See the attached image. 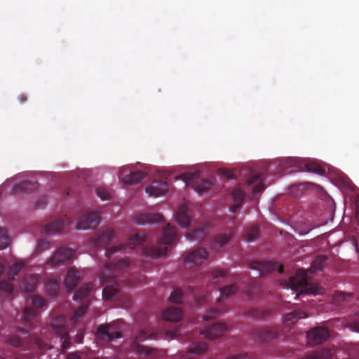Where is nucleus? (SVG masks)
<instances>
[{
	"instance_id": "nucleus-1",
	"label": "nucleus",
	"mask_w": 359,
	"mask_h": 359,
	"mask_svg": "<svg viewBox=\"0 0 359 359\" xmlns=\"http://www.w3.org/2000/svg\"><path fill=\"white\" fill-rule=\"evenodd\" d=\"M130 264L126 258L120 259L116 262L107 263L101 270L100 278L102 284H106L102 290V296L105 300L110 301L118 294L120 285L115 278L123 274Z\"/></svg>"
},
{
	"instance_id": "nucleus-2",
	"label": "nucleus",
	"mask_w": 359,
	"mask_h": 359,
	"mask_svg": "<svg viewBox=\"0 0 359 359\" xmlns=\"http://www.w3.org/2000/svg\"><path fill=\"white\" fill-rule=\"evenodd\" d=\"M177 238V233L175 228L172 227L170 224L163 230V236L158 239V247L148 246L142 249L144 255L151 257H160L165 255L167 253V247L165 245L172 243Z\"/></svg>"
},
{
	"instance_id": "nucleus-3",
	"label": "nucleus",
	"mask_w": 359,
	"mask_h": 359,
	"mask_svg": "<svg viewBox=\"0 0 359 359\" xmlns=\"http://www.w3.org/2000/svg\"><path fill=\"white\" fill-rule=\"evenodd\" d=\"M28 339L29 341L23 340L18 336L12 335L7 339L6 343L22 350L30 349L34 345H36L40 351H46L52 348L46 341L37 337L29 336Z\"/></svg>"
},
{
	"instance_id": "nucleus-4",
	"label": "nucleus",
	"mask_w": 359,
	"mask_h": 359,
	"mask_svg": "<svg viewBox=\"0 0 359 359\" xmlns=\"http://www.w3.org/2000/svg\"><path fill=\"white\" fill-rule=\"evenodd\" d=\"M50 325L53 330L60 337L62 353H65L70 344L69 336L66 330V318L63 316H56L52 319Z\"/></svg>"
},
{
	"instance_id": "nucleus-5",
	"label": "nucleus",
	"mask_w": 359,
	"mask_h": 359,
	"mask_svg": "<svg viewBox=\"0 0 359 359\" xmlns=\"http://www.w3.org/2000/svg\"><path fill=\"white\" fill-rule=\"evenodd\" d=\"M182 179L186 185L191 186L198 193L210 189L213 184L212 180L200 179L198 172L184 173L182 175Z\"/></svg>"
},
{
	"instance_id": "nucleus-6",
	"label": "nucleus",
	"mask_w": 359,
	"mask_h": 359,
	"mask_svg": "<svg viewBox=\"0 0 359 359\" xmlns=\"http://www.w3.org/2000/svg\"><path fill=\"white\" fill-rule=\"evenodd\" d=\"M100 222V216L97 212H90L82 215L76 224L77 230H88L97 228Z\"/></svg>"
},
{
	"instance_id": "nucleus-7",
	"label": "nucleus",
	"mask_w": 359,
	"mask_h": 359,
	"mask_svg": "<svg viewBox=\"0 0 359 359\" xmlns=\"http://www.w3.org/2000/svg\"><path fill=\"white\" fill-rule=\"evenodd\" d=\"M330 337V332L324 327H316L311 329L307 334L308 344L316 346L325 341Z\"/></svg>"
},
{
	"instance_id": "nucleus-8",
	"label": "nucleus",
	"mask_w": 359,
	"mask_h": 359,
	"mask_svg": "<svg viewBox=\"0 0 359 359\" xmlns=\"http://www.w3.org/2000/svg\"><path fill=\"white\" fill-rule=\"evenodd\" d=\"M156 334L155 332L150 333L147 330L140 331L137 334V335L135 337L134 342H133V348H134L135 351H137V353H139L140 354H143L144 355H149L151 353L152 349L147 346L140 345L139 343L141 341H144L146 339H156Z\"/></svg>"
},
{
	"instance_id": "nucleus-9",
	"label": "nucleus",
	"mask_w": 359,
	"mask_h": 359,
	"mask_svg": "<svg viewBox=\"0 0 359 359\" xmlns=\"http://www.w3.org/2000/svg\"><path fill=\"white\" fill-rule=\"evenodd\" d=\"M147 237L144 233H136L129 239L128 245H118L107 249L105 252L106 257H110L114 252L126 249L128 247L130 249H133L136 245L144 243Z\"/></svg>"
},
{
	"instance_id": "nucleus-10",
	"label": "nucleus",
	"mask_w": 359,
	"mask_h": 359,
	"mask_svg": "<svg viewBox=\"0 0 359 359\" xmlns=\"http://www.w3.org/2000/svg\"><path fill=\"white\" fill-rule=\"evenodd\" d=\"M250 268L252 269L257 270L259 275H266L271 273L276 269H278L280 273H283L284 269L283 266L273 262H263V261H253L250 263Z\"/></svg>"
},
{
	"instance_id": "nucleus-11",
	"label": "nucleus",
	"mask_w": 359,
	"mask_h": 359,
	"mask_svg": "<svg viewBox=\"0 0 359 359\" xmlns=\"http://www.w3.org/2000/svg\"><path fill=\"white\" fill-rule=\"evenodd\" d=\"M74 255V251L70 248L62 247L59 248L48 261L50 266H55L60 264L69 260Z\"/></svg>"
},
{
	"instance_id": "nucleus-12",
	"label": "nucleus",
	"mask_w": 359,
	"mask_h": 359,
	"mask_svg": "<svg viewBox=\"0 0 359 359\" xmlns=\"http://www.w3.org/2000/svg\"><path fill=\"white\" fill-rule=\"evenodd\" d=\"M306 274L304 273L301 280H297L294 277H291L289 280V285L292 291L294 292H299L300 293H314V289L309 285L306 279Z\"/></svg>"
},
{
	"instance_id": "nucleus-13",
	"label": "nucleus",
	"mask_w": 359,
	"mask_h": 359,
	"mask_svg": "<svg viewBox=\"0 0 359 359\" xmlns=\"http://www.w3.org/2000/svg\"><path fill=\"white\" fill-rule=\"evenodd\" d=\"M227 332L228 327L224 323H217L205 327L201 334L208 339H214L222 337Z\"/></svg>"
},
{
	"instance_id": "nucleus-14",
	"label": "nucleus",
	"mask_w": 359,
	"mask_h": 359,
	"mask_svg": "<svg viewBox=\"0 0 359 359\" xmlns=\"http://www.w3.org/2000/svg\"><path fill=\"white\" fill-rule=\"evenodd\" d=\"M45 300L39 296H35L32 299V306H27L23 311V317L25 321H29L35 318L37 315V309L45 305Z\"/></svg>"
},
{
	"instance_id": "nucleus-15",
	"label": "nucleus",
	"mask_w": 359,
	"mask_h": 359,
	"mask_svg": "<svg viewBox=\"0 0 359 359\" xmlns=\"http://www.w3.org/2000/svg\"><path fill=\"white\" fill-rule=\"evenodd\" d=\"M278 331L273 327L259 328L252 332V338L259 342H267L278 337Z\"/></svg>"
},
{
	"instance_id": "nucleus-16",
	"label": "nucleus",
	"mask_w": 359,
	"mask_h": 359,
	"mask_svg": "<svg viewBox=\"0 0 359 359\" xmlns=\"http://www.w3.org/2000/svg\"><path fill=\"white\" fill-rule=\"evenodd\" d=\"M97 337L102 339L107 338V341H111L114 339L121 338V333L115 330V327L112 324L101 325L97 329Z\"/></svg>"
},
{
	"instance_id": "nucleus-17",
	"label": "nucleus",
	"mask_w": 359,
	"mask_h": 359,
	"mask_svg": "<svg viewBox=\"0 0 359 359\" xmlns=\"http://www.w3.org/2000/svg\"><path fill=\"white\" fill-rule=\"evenodd\" d=\"M168 189L169 186L166 181H153L146 187V192L150 196L158 197L165 194Z\"/></svg>"
},
{
	"instance_id": "nucleus-18",
	"label": "nucleus",
	"mask_w": 359,
	"mask_h": 359,
	"mask_svg": "<svg viewBox=\"0 0 359 359\" xmlns=\"http://www.w3.org/2000/svg\"><path fill=\"white\" fill-rule=\"evenodd\" d=\"M208 257V252L202 248H198L191 252L185 258L186 263L201 265Z\"/></svg>"
},
{
	"instance_id": "nucleus-19",
	"label": "nucleus",
	"mask_w": 359,
	"mask_h": 359,
	"mask_svg": "<svg viewBox=\"0 0 359 359\" xmlns=\"http://www.w3.org/2000/svg\"><path fill=\"white\" fill-rule=\"evenodd\" d=\"M164 220L163 216L159 213L140 214L134 218L137 224L144 225L146 224L161 223Z\"/></svg>"
},
{
	"instance_id": "nucleus-20",
	"label": "nucleus",
	"mask_w": 359,
	"mask_h": 359,
	"mask_svg": "<svg viewBox=\"0 0 359 359\" xmlns=\"http://www.w3.org/2000/svg\"><path fill=\"white\" fill-rule=\"evenodd\" d=\"M176 221L181 227L187 228L190 224V210L185 204L181 205L176 213Z\"/></svg>"
},
{
	"instance_id": "nucleus-21",
	"label": "nucleus",
	"mask_w": 359,
	"mask_h": 359,
	"mask_svg": "<svg viewBox=\"0 0 359 359\" xmlns=\"http://www.w3.org/2000/svg\"><path fill=\"white\" fill-rule=\"evenodd\" d=\"M69 223L68 218L59 219L47 224L45 226V231L48 233H57L62 232L65 226Z\"/></svg>"
},
{
	"instance_id": "nucleus-22",
	"label": "nucleus",
	"mask_w": 359,
	"mask_h": 359,
	"mask_svg": "<svg viewBox=\"0 0 359 359\" xmlns=\"http://www.w3.org/2000/svg\"><path fill=\"white\" fill-rule=\"evenodd\" d=\"M114 236V231L107 229L97 235L93 239V242L95 246H104L109 243V242L113 239Z\"/></svg>"
},
{
	"instance_id": "nucleus-23",
	"label": "nucleus",
	"mask_w": 359,
	"mask_h": 359,
	"mask_svg": "<svg viewBox=\"0 0 359 359\" xmlns=\"http://www.w3.org/2000/svg\"><path fill=\"white\" fill-rule=\"evenodd\" d=\"M247 184L248 185L253 186L252 189L253 194H259L262 193L265 188L262 175L260 174H255L251 176L247 180Z\"/></svg>"
},
{
	"instance_id": "nucleus-24",
	"label": "nucleus",
	"mask_w": 359,
	"mask_h": 359,
	"mask_svg": "<svg viewBox=\"0 0 359 359\" xmlns=\"http://www.w3.org/2000/svg\"><path fill=\"white\" fill-rule=\"evenodd\" d=\"M38 283L36 275L25 276L20 283V287L25 292H32L35 290Z\"/></svg>"
},
{
	"instance_id": "nucleus-25",
	"label": "nucleus",
	"mask_w": 359,
	"mask_h": 359,
	"mask_svg": "<svg viewBox=\"0 0 359 359\" xmlns=\"http://www.w3.org/2000/svg\"><path fill=\"white\" fill-rule=\"evenodd\" d=\"M163 318L165 320L178 322L182 318V311L178 307L170 306L163 311Z\"/></svg>"
},
{
	"instance_id": "nucleus-26",
	"label": "nucleus",
	"mask_w": 359,
	"mask_h": 359,
	"mask_svg": "<svg viewBox=\"0 0 359 359\" xmlns=\"http://www.w3.org/2000/svg\"><path fill=\"white\" fill-rule=\"evenodd\" d=\"M80 278L79 271L74 269H70L65 280V285L67 289L69 291L72 290L76 286Z\"/></svg>"
},
{
	"instance_id": "nucleus-27",
	"label": "nucleus",
	"mask_w": 359,
	"mask_h": 359,
	"mask_svg": "<svg viewBox=\"0 0 359 359\" xmlns=\"http://www.w3.org/2000/svg\"><path fill=\"white\" fill-rule=\"evenodd\" d=\"M146 173L143 171L131 172L129 175L122 178L124 184L128 185H135L139 184L144 177Z\"/></svg>"
},
{
	"instance_id": "nucleus-28",
	"label": "nucleus",
	"mask_w": 359,
	"mask_h": 359,
	"mask_svg": "<svg viewBox=\"0 0 359 359\" xmlns=\"http://www.w3.org/2000/svg\"><path fill=\"white\" fill-rule=\"evenodd\" d=\"M231 238V233H220L215 237L213 241L211 243V248L217 249L224 246Z\"/></svg>"
},
{
	"instance_id": "nucleus-29",
	"label": "nucleus",
	"mask_w": 359,
	"mask_h": 359,
	"mask_svg": "<svg viewBox=\"0 0 359 359\" xmlns=\"http://www.w3.org/2000/svg\"><path fill=\"white\" fill-rule=\"evenodd\" d=\"M304 167L306 171L313 172L318 175H323L325 173V168L323 167L318 162L309 160L304 163Z\"/></svg>"
},
{
	"instance_id": "nucleus-30",
	"label": "nucleus",
	"mask_w": 359,
	"mask_h": 359,
	"mask_svg": "<svg viewBox=\"0 0 359 359\" xmlns=\"http://www.w3.org/2000/svg\"><path fill=\"white\" fill-rule=\"evenodd\" d=\"M231 196L233 199V204L230 207L232 212H235L243 203L245 194L240 189H236L231 191Z\"/></svg>"
},
{
	"instance_id": "nucleus-31",
	"label": "nucleus",
	"mask_w": 359,
	"mask_h": 359,
	"mask_svg": "<svg viewBox=\"0 0 359 359\" xmlns=\"http://www.w3.org/2000/svg\"><path fill=\"white\" fill-rule=\"evenodd\" d=\"M308 315L301 309L294 310L288 313L285 316V321L287 323L292 324L297 323L299 319L307 317Z\"/></svg>"
},
{
	"instance_id": "nucleus-32",
	"label": "nucleus",
	"mask_w": 359,
	"mask_h": 359,
	"mask_svg": "<svg viewBox=\"0 0 359 359\" xmlns=\"http://www.w3.org/2000/svg\"><path fill=\"white\" fill-rule=\"evenodd\" d=\"M207 228H208V225L203 226L202 227L198 228V229L188 233L186 235V237L189 240L201 241L205 238V236L206 235Z\"/></svg>"
},
{
	"instance_id": "nucleus-33",
	"label": "nucleus",
	"mask_w": 359,
	"mask_h": 359,
	"mask_svg": "<svg viewBox=\"0 0 359 359\" xmlns=\"http://www.w3.org/2000/svg\"><path fill=\"white\" fill-rule=\"evenodd\" d=\"M332 353L330 350L323 349L309 353L302 359H331Z\"/></svg>"
},
{
	"instance_id": "nucleus-34",
	"label": "nucleus",
	"mask_w": 359,
	"mask_h": 359,
	"mask_svg": "<svg viewBox=\"0 0 359 359\" xmlns=\"http://www.w3.org/2000/svg\"><path fill=\"white\" fill-rule=\"evenodd\" d=\"M93 290V285L90 283L83 285L77 290L74 295V299L76 301L81 300L88 297Z\"/></svg>"
},
{
	"instance_id": "nucleus-35",
	"label": "nucleus",
	"mask_w": 359,
	"mask_h": 359,
	"mask_svg": "<svg viewBox=\"0 0 359 359\" xmlns=\"http://www.w3.org/2000/svg\"><path fill=\"white\" fill-rule=\"evenodd\" d=\"M60 284L56 279H50L46 284V290L47 293L51 296H56L60 290Z\"/></svg>"
},
{
	"instance_id": "nucleus-36",
	"label": "nucleus",
	"mask_w": 359,
	"mask_h": 359,
	"mask_svg": "<svg viewBox=\"0 0 359 359\" xmlns=\"http://www.w3.org/2000/svg\"><path fill=\"white\" fill-rule=\"evenodd\" d=\"M25 263L24 262H16L13 263L9 268L7 276L10 280H13L15 277L22 271L25 266Z\"/></svg>"
},
{
	"instance_id": "nucleus-37",
	"label": "nucleus",
	"mask_w": 359,
	"mask_h": 359,
	"mask_svg": "<svg viewBox=\"0 0 359 359\" xmlns=\"http://www.w3.org/2000/svg\"><path fill=\"white\" fill-rule=\"evenodd\" d=\"M207 349L208 346L205 343L197 341L191 344L190 348L188 349V353L199 355L205 352Z\"/></svg>"
},
{
	"instance_id": "nucleus-38",
	"label": "nucleus",
	"mask_w": 359,
	"mask_h": 359,
	"mask_svg": "<svg viewBox=\"0 0 359 359\" xmlns=\"http://www.w3.org/2000/svg\"><path fill=\"white\" fill-rule=\"evenodd\" d=\"M327 257L325 255L318 256L312 262L311 269L313 271H323L327 265Z\"/></svg>"
},
{
	"instance_id": "nucleus-39",
	"label": "nucleus",
	"mask_w": 359,
	"mask_h": 359,
	"mask_svg": "<svg viewBox=\"0 0 359 359\" xmlns=\"http://www.w3.org/2000/svg\"><path fill=\"white\" fill-rule=\"evenodd\" d=\"M10 241L7 231L0 226V250L6 248L9 245Z\"/></svg>"
},
{
	"instance_id": "nucleus-40",
	"label": "nucleus",
	"mask_w": 359,
	"mask_h": 359,
	"mask_svg": "<svg viewBox=\"0 0 359 359\" xmlns=\"http://www.w3.org/2000/svg\"><path fill=\"white\" fill-rule=\"evenodd\" d=\"M237 286L236 285H226L220 289V293L222 298L230 297L237 291Z\"/></svg>"
},
{
	"instance_id": "nucleus-41",
	"label": "nucleus",
	"mask_w": 359,
	"mask_h": 359,
	"mask_svg": "<svg viewBox=\"0 0 359 359\" xmlns=\"http://www.w3.org/2000/svg\"><path fill=\"white\" fill-rule=\"evenodd\" d=\"M259 229L257 226H252L250 227L248 229L245 233L246 240L249 242L254 241L259 235Z\"/></svg>"
},
{
	"instance_id": "nucleus-42",
	"label": "nucleus",
	"mask_w": 359,
	"mask_h": 359,
	"mask_svg": "<svg viewBox=\"0 0 359 359\" xmlns=\"http://www.w3.org/2000/svg\"><path fill=\"white\" fill-rule=\"evenodd\" d=\"M182 290L180 288H175L170 294V300L173 303L180 304L182 301Z\"/></svg>"
},
{
	"instance_id": "nucleus-43",
	"label": "nucleus",
	"mask_w": 359,
	"mask_h": 359,
	"mask_svg": "<svg viewBox=\"0 0 359 359\" xmlns=\"http://www.w3.org/2000/svg\"><path fill=\"white\" fill-rule=\"evenodd\" d=\"M11 280H1L0 281V291L6 292L9 294H13L14 291V287L11 283Z\"/></svg>"
},
{
	"instance_id": "nucleus-44",
	"label": "nucleus",
	"mask_w": 359,
	"mask_h": 359,
	"mask_svg": "<svg viewBox=\"0 0 359 359\" xmlns=\"http://www.w3.org/2000/svg\"><path fill=\"white\" fill-rule=\"evenodd\" d=\"M96 194L102 200H109L111 198V192L104 187L97 188Z\"/></svg>"
},
{
	"instance_id": "nucleus-45",
	"label": "nucleus",
	"mask_w": 359,
	"mask_h": 359,
	"mask_svg": "<svg viewBox=\"0 0 359 359\" xmlns=\"http://www.w3.org/2000/svg\"><path fill=\"white\" fill-rule=\"evenodd\" d=\"M224 312V311L222 309H217V308L211 309L204 316L203 318L205 320H208L214 318L215 316L222 315Z\"/></svg>"
},
{
	"instance_id": "nucleus-46",
	"label": "nucleus",
	"mask_w": 359,
	"mask_h": 359,
	"mask_svg": "<svg viewBox=\"0 0 359 359\" xmlns=\"http://www.w3.org/2000/svg\"><path fill=\"white\" fill-rule=\"evenodd\" d=\"M88 305L87 304H82L75 311L74 313V316H72V320L74 322L77 321L79 318H81L84 313L86 312L87 309Z\"/></svg>"
},
{
	"instance_id": "nucleus-47",
	"label": "nucleus",
	"mask_w": 359,
	"mask_h": 359,
	"mask_svg": "<svg viewBox=\"0 0 359 359\" xmlns=\"http://www.w3.org/2000/svg\"><path fill=\"white\" fill-rule=\"evenodd\" d=\"M248 313L250 316L256 318H262L269 314L266 311H260L256 309H250Z\"/></svg>"
},
{
	"instance_id": "nucleus-48",
	"label": "nucleus",
	"mask_w": 359,
	"mask_h": 359,
	"mask_svg": "<svg viewBox=\"0 0 359 359\" xmlns=\"http://www.w3.org/2000/svg\"><path fill=\"white\" fill-rule=\"evenodd\" d=\"M260 290V285L257 283L254 282L250 283L248 288V295L250 297H253L254 295L257 294Z\"/></svg>"
},
{
	"instance_id": "nucleus-49",
	"label": "nucleus",
	"mask_w": 359,
	"mask_h": 359,
	"mask_svg": "<svg viewBox=\"0 0 359 359\" xmlns=\"http://www.w3.org/2000/svg\"><path fill=\"white\" fill-rule=\"evenodd\" d=\"M225 271L221 269H215L212 271V279L214 283H217L220 278H224Z\"/></svg>"
},
{
	"instance_id": "nucleus-50",
	"label": "nucleus",
	"mask_w": 359,
	"mask_h": 359,
	"mask_svg": "<svg viewBox=\"0 0 359 359\" xmlns=\"http://www.w3.org/2000/svg\"><path fill=\"white\" fill-rule=\"evenodd\" d=\"M18 187L22 190H27V189H35L37 187L36 183H32L31 182L25 181L22 182L18 185Z\"/></svg>"
},
{
	"instance_id": "nucleus-51",
	"label": "nucleus",
	"mask_w": 359,
	"mask_h": 359,
	"mask_svg": "<svg viewBox=\"0 0 359 359\" xmlns=\"http://www.w3.org/2000/svg\"><path fill=\"white\" fill-rule=\"evenodd\" d=\"M49 248V242L46 239H41L37 244L36 250L39 252H43Z\"/></svg>"
},
{
	"instance_id": "nucleus-52",
	"label": "nucleus",
	"mask_w": 359,
	"mask_h": 359,
	"mask_svg": "<svg viewBox=\"0 0 359 359\" xmlns=\"http://www.w3.org/2000/svg\"><path fill=\"white\" fill-rule=\"evenodd\" d=\"M226 359H251V358L248 353H241L230 355Z\"/></svg>"
},
{
	"instance_id": "nucleus-53",
	"label": "nucleus",
	"mask_w": 359,
	"mask_h": 359,
	"mask_svg": "<svg viewBox=\"0 0 359 359\" xmlns=\"http://www.w3.org/2000/svg\"><path fill=\"white\" fill-rule=\"evenodd\" d=\"M47 203V199L46 197H42L36 203V206L38 208H43L45 205Z\"/></svg>"
},
{
	"instance_id": "nucleus-54",
	"label": "nucleus",
	"mask_w": 359,
	"mask_h": 359,
	"mask_svg": "<svg viewBox=\"0 0 359 359\" xmlns=\"http://www.w3.org/2000/svg\"><path fill=\"white\" fill-rule=\"evenodd\" d=\"M351 327L354 331L359 332V320L353 321Z\"/></svg>"
},
{
	"instance_id": "nucleus-55",
	"label": "nucleus",
	"mask_w": 359,
	"mask_h": 359,
	"mask_svg": "<svg viewBox=\"0 0 359 359\" xmlns=\"http://www.w3.org/2000/svg\"><path fill=\"white\" fill-rule=\"evenodd\" d=\"M67 359H81V358L76 353H71L67 355Z\"/></svg>"
},
{
	"instance_id": "nucleus-56",
	"label": "nucleus",
	"mask_w": 359,
	"mask_h": 359,
	"mask_svg": "<svg viewBox=\"0 0 359 359\" xmlns=\"http://www.w3.org/2000/svg\"><path fill=\"white\" fill-rule=\"evenodd\" d=\"M19 100L21 103H24L27 100V97L25 94H21L19 95Z\"/></svg>"
},
{
	"instance_id": "nucleus-57",
	"label": "nucleus",
	"mask_w": 359,
	"mask_h": 359,
	"mask_svg": "<svg viewBox=\"0 0 359 359\" xmlns=\"http://www.w3.org/2000/svg\"><path fill=\"white\" fill-rule=\"evenodd\" d=\"M167 334H168V335L170 334L172 336V337H175V336L179 334V331L178 330H175L173 332L168 331Z\"/></svg>"
},
{
	"instance_id": "nucleus-58",
	"label": "nucleus",
	"mask_w": 359,
	"mask_h": 359,
	"mask_svg": "<svg viewBox=\"0 0 359 359\" xmlns=\"http://www.w3.org/2000/svg\"><path fill=\"white\" fill-rule=\"evenodd\" d=\"M204 299H205V296L204 297H197L196 301L198 304H201V302H203Z\"/></svg>"
},
{
	"instance_id": "nucleus-59",
	"label": "nucleus",
	"mask_w": 359,
	"mask_h": 359,
	"mask_svg": "<svg viewBox=\"0 0 359 359\" xmlns=\"http://www.w3.org/2000/svg\"><path fill=\"white\" fill-rule=\"evenodd\" d=\"M4 271V266L3 264L0 263V276L3 273Z\"/></svg>"
},
{
	"instance_id": "nucleus-60",
	"label": "nucleus",
	"mask_w": 359,
	"mask_h": 359,
	"mask_svg": "<svg viewBox=\"0 0 359 359\" xmlns=\"http://www.w3.org/2000/svg\"><path fill=\"white\" fill-rule=\"evenodd\" d=\"M189 289L191 291V292H194L195 287L194 286L189 285Z\"/></svg>"
},
{
	"instance_id": "nucleus-61",
	"label": "nucleus",
	"mask_w": 359,
	"mask_h": 359,
	"mask_svg": "<svg viewBox=\"0 0 359 359\" xmlns=\"http://www.w3.org/2000/svg\"><path fill=\"white\" fill-rule=\"evenodd\" d=\"M339 296L340 297H341L342 299H344V293H340V294H339Z\"/></svg>"
},
{
	"instance_id": "nucleus-62",
	"label": "nucleus",
	"mask_w": 359,
	"mask_h": 359,
	"mask_svg": "<svg viewBox=\"0 0 359 359\" xmlns=\"http://www.w3.org/2000/svg\"><path fill=\"white\" fill-rule=\"evenodd\" d=\"M298 296H299V294H297L295 298L297 299L298 297Z\"/></svg>"
},
{
	"instance_id": "nucleus-63",
	"label": "nucleus",
	"mask_w": 359,
	"mask_h": 359,
	"mask_svg": "<svg viewBox=\"0 0 359 359\" xmlns=\"http://www.w3.org/2000/svg\"><path fill=\"white\" fill-rule=\"evenodd\" d=\"M182 359H194V358H182Z\"/></svg>"
},
{
	"instance_id": "nucleus-64",
	"label": "nucleus",
	"mask_w": 359,
	"mask_h": 359,
	"mask_svg": "<svg viewBox=\"0 0 359 359\" xmlns=\"http://www.w3.org/2000/svg\"><path fill=\"white\" fill-rule=\"evenodd\" d=\"M0 359H5V358H2V357H1V356H0Z\"/></svg>"
}]
</instances>
